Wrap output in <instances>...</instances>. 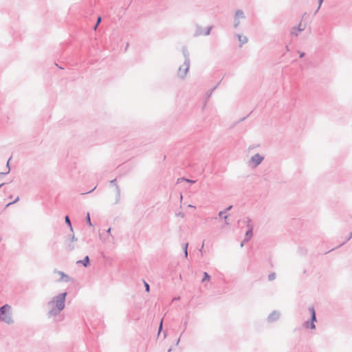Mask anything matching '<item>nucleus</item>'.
Segmentation results:
<instances>
[{
  "label": "nucleus",
  "mask_w": 352,
  "mask_h": 352,
  "mask_svg": "<svg viewBox=\"0 0 352 352\" xmlns=\"http://www.w3.org/2000/svg\"><path fill=\"white\" fill-rule=\"evenodd\" d=\"M66 296L67 292H63L54 296L47 302V306L50 307L47 313L48 318L58 316L65 309Z\"/></svg>",
  "instance_id": "obj_1"
},
{
  "label": "nucleus",
  "mask_w": 352,
  "mask_h": 352,
  "mask_svg": "<svg viewBox=\"0 0 352 352\" xmlns=\"http://www.w3.org/2000/svg\"><path fill=\"white\" fill-rule=\"evenodd\" d=\"M0 320L10 324L14 322L11 314V307L6 304L0 307Z\"/></svg>",
  "instance_id": "obj_2"
},
{
  "label": "nucleus",
  "mask_w": 352,
  "mask_h": 352,
  "mask_svg": "<svg viewBox=\"0 0 352 352\" xmlns=\"http://www.w3.org/2000/svg\"><path fill=\"white\" fill-rule=\"evenodd\" d=\"M309 311L310 312V314H311V319H310V321L307 320V321H305L303 324V326L305 328H309L311 329H316V325H315V322L317 321V319H316V311H315V309H314V307H309Z\"/></svg>",
  "instance_id": "obj_3"
},
{
  "label": "nucleus",
  "mask_w": 352,
  "mask_h": 352,
  "mask_svg": "<svg viewBox=\"0 0 352 352\" xmlns=\"http://www.w3.org/2000/svg\"><path fill=\"white\" fill-rule=\"evenodd\" d=\"M190 63H186V62L184 61V63L179 66L177 70V76L180 79H184L187 75V73L190 68Z\"/></svg>",
  "instance_id": "obj_4"
},
{
  "label": "nucleus",
  "mask_w": 352,
  "mask_h": 352,
  "mask_svg": "<svg viewBox=\"0 0 352 352\" xmlns=\"http://www.w3.org/2000/svg\"><path fill=\"white\" fill-rule=\"evenodd\" d=\"M245 14L243 10H237L234 14V28H237L240 24V20L245 19Z\"/></svg>",
  "instance_id": "obj_5"
},
{
  "label": "nucleus",
  "mask_w": 352,
  "mask_h": 352,
  "mask_svg": "<svg viewBox=\"0 0 352 352\" xmlns=\"http://www.w3.org/2000/svg\"><path fill=\"white\" fill-rule=\"evenodd\" d=\"M250 221H251V219L249 217H247L246 223H247V227L248 228V230L245 232L244 241H250L253 236V226L250 223Z\"/></svg>",
  "instance_id": "obj_6"
},
{
  "label": "nucleus",
  "mask_w": 352,
  "mask_h": 352,
  "mask_svg": "<svg viewBox=\"0 0 352 352\" xmlns=\"http://www.w3.org/2000/svg\"><path fill=\"white\" fill-rule=\"evenodd\" d=\"M110 185L115 187L116 196V200H115L114 204H116L120 201L121 190H120L119 186L117 184L116 179H112L111 181H110Z\"/></svg>",
  "instance_id": "obj_7"
},
{
  "label": "nucleus",
  "mask_w": 352,
  "mask_h": 352,
  "mask_svg": "<svg viewBox=\"0 0 352 352\" xmlns=\"http://www.w3.org/2000/svg\"><path fill=\"white\" fill-rule=\"evenodd\" d=\"M264 160V157L260 154L257 153L251 157L250 164L254 167L258 166Z\"/></svg>",
  "instance_id": "obj_8"
},
{
  "label": "nucleus",
  "mask_w": 352,
  "mask_h": 352,
  "mask_svg": "<svg viewBox=\"0 0 352 352\" xmlns=\"http://www.w3.org/2000/svg\"><path fill=\"white\" fill-rule=\"evenodd\" d=\"M280 313L278 311H272L267 317V320L268 322H274L279 319Z\"/></svg>",
  "instance_id": "obj_9"
},
{
  "label": "nucleus",
  "mask_w": 352,
  "mask_h": 352,
  "mask_svg": "<svg viewBox=\"0 0 352 352\" xmlns=\"http://www.w3.org/2000/svg\"><path fill=\"white\" fill-rule=\"evenodd\" d=\"M305 30V27L302 26V23H300L298 27H293L291 30L290 34L292 36H297L298 32H300Z\"/></svg>",
  "instance_id": "obj_10"
},
{
  "label": "nucleus",
  "mask_w": 352,
  "mask_h": 352,
  "mask_svg": "<svg viewBox=\"0 0 352 352\" xmlns=\"http://www.w3.org/2000/svg\"><path fill=\"white\" fill-rule=\"evenodd\" d=\"M99 236H100V239L103 243H113V241H114L113 236H104L103 234H100Z\"/></svg>",
  "instance_id": "obj_11"
},
{
  "label": "nucleus",
  "mask_w": 352,
  "mask_h": 352,
  "mask_svg": "<svg viewBox=\"0 0 352 352\" xmlns=\"http://www.w3.org/2000/svg\"><path fill=\"white\" fill-rule=\"evenodd\" d=\"M65 250L67 252H72L75 249V245L74 244V242L70 241L68 239H67L65 241Z\"/></svg>",
  "instance_id": "obj_12"
},
{
  "label": "nucleus",
  "mask_w": 352,
  "mask_h": 352,
  "mask_svg": "<svg viewBox=\"0 0 352 352\" xmlns=\"http://www.w3.org/2000/svg\"><path fill=\"white\" fill-rule=\"evenodd\" d=\"M182 51L184 57V62H186V63H190V54L188 49L186 47H183Z\"/></svg>",
  "instance_id": "obj_13"
},
{
  "label": "nucleus",
  "mask_w": 352,
  "mask_h": 352,
  "mask_svg": "<svg viewBox=\"0 0 352 352\" xmlns=\"http://www.w3.org/2000/svg\"><path fill=\"white\" fill-rule=\"evenodd\" d=\"M77 264L78 263H82L84 267H88L89 265H90V260H89V257L88 256H86L83 260H79L77 261L76 263Z\"/></svg>",
  "instance_id": "obj_14"
},
{
  "label": "nucleus",
  "mask_w": 352,
  "mask_h": 352,
  "mask_svg": "<svg viewBox=\"0 0 352 352\" xmlns=\"http://www.w3.org/2000/svg\"><path fill=\"white\" fill-rule=\"evenodd\" d=\"M239 39V41L240 42V47H242L243 44H245L248 41V38L245 36H242L241 34L236 35Z\"/></svg>",
  "instance_id": "obj_15"
},
{
  "label": "nucleus",
  "mask_w": 352,
  "mask_h": 352,
  "mask_svg": "<svg viewBox=\"0 0 352 352\" xmlns=\"http://www.w3.org/2000/svg\"><path fill=\"white\" fill-rule=\"evenodd\" d=\"M204 30L203 28L201 25H196V30L195 32L194 35L195 36H201V35H204Z\"/></svg>",
  "instance_id": "obj_16"
},
{
  "label": "nucleus",
  "mask_w": 352,
  "mask_h": 352,
  "mask_svg": "<svg viewBox=\"0 0 352 352\" xmlns=\"http://www.w3.org/2000/svg\"><path fill=\"white\" fill-rule=\"evenodd\" d=\"M219 82L216 85L214 86L212 89H211L210 90H209L206 94V100H208L210 97L211 96V95L212 94L213 91L217 89V87H218Z\"/></svg>",
  "instance_id": "obj_17"
},
{
  "label": "nucleus",
  "mask_w": 352,
  "mask_h": 352,
  "mask_svg": "<svg viewBox=\"0 0 352 352\" xmlns=\"http://www.w3.org/2000/svg\"><path fill=\"white\" fill-rule=\"evenodd\" d=\"M232 206H229L225 210L220 211L218 214L219 217H222L223 215L226 214L228 211H230L232 209Z\"/></svg>",
  "instance_id": "obj_18"
},
{
  "label": "nucleus",
  "mask_w": 352,
  "mask_h": 352,
  "mask_svg": "<svg viewBox=\"0 0 352 352\" xmlns=\"http://www.w3.org/2000/svg\"><path fill=\"white\" fill-rule=\"evenodd\" d=\"M65 223L68 225V226L69 227V229H70V231L71 232H73V228H72V223H71V221L69 219V217L67 215L65 216Z\"/></svg>",
  "instance_id": "obj_19"
},
{
  "label": "nucleus",
  "mask_w": 352,
  "mask_h": 352,
  "mask_svg": "<svg viewBox=\"0 0 352 352\" xmlns=\"http://www.w3.org/2000/svg\"><path fill=\"white\" fill-rule=\"evenodd\" d=\"M210 280V276L206 272H204V277L202 278L201 282L204 283V282H206V281H209Z\"/></svg>",
  "instance_id": "obj_20"
},
{
  "label": "nucleus",
  "mask_w": 352,
  "mask_h": 352,
  "mask_svg": "<svg viewBox=\"0 0 352 352\" xmlns=\"http://www.w3.org/2000/svg\"><path fill=\"white\" fill-rule=\"evenodd\" d=\"M59 274L61 275V278L63 280L67 282L69 280V276L64 274L63 272H59Z\"/></svg>",
  "instance_id": "obj_21"
},
{
  "label": "nucleus",
  "mask_w": 352,
  "mask_h": 352,
  "mask_svg": "<svg viewBox=\"0 0 352 352\" xmlns=\"http://www.w3.org/2000/svg\"><path fill=\"white\" fill-rule=\"evenodd\" d=\"M10 160V158L8 160V162L6 164V167L8 168V170L6 172H5V173H0V175H7V174H8L10 173V163H9Z\"/></svg>",
  "instance_id": "obj_22"
},
{
  "label": "nucleus",
  "mask_w": 352,
  "mask_h": 352,
  "mask_svg": "<svg viewBox=\"0 0 352 352\" xmlns=\"http://www.w3.org/2000/svg\"><path fill=\"white\" fill-rule=\"evenodd\" d=\"M188 243H185L184 245V246H183V250H184L185 257L188 256Z\"/></svg>",
  "instance_id": "obj_23"
},
{
  "label": "nucleus",
  "mask_w": 352,
  "mask_h": 352,
  "mask_svg": "<svg viewBox=\"0 0 352 352\" xmlns=\"http://www.w3.org/2000/svg\"><path fill=\"white\" fill-rule=\"evenodd\" d=\"M86 221H87V223L89 226H92V223H91V218H90V214H89V212H87V216H86Z\"/></svg>",
  "instance_id": "obj_24"
},
{
  "label": "nucleus",
  "mask_w": 352,
  "mask_h": 352,
  "mask_svg": "<svg viewBox=\"0 0 352 352\" xmlns=\"http://www.w3.org/2000/svg\"><path fill=\"white\" fill-rule=\"evenodd\" d=\"M212 26H209L206 28V30L204 32V35L205 36H208L210 34V31L212 30Z\"/></svg>",
  "instance_id": "obj_25"
},
{
  "label": "nucleus",
  "mask_w": 352,
  "mask_h": 352,
  "mask_svg": "<svg viewBox=\"0 0 352 352\" xmlns=\"http://www.w3.org/2000/svg\"><path fill=\"white\" fill-rule=\"evenodd\" d=\"M276 278V274L275 273H271L268 275V280L272 281L274 280Z\"/></svg>",
  "instance_id": "obj_26"
},
{
  "label": "nucleus",
  "mask_w": 352,
  "mask_h": 352,
  "mask_svg": "<svg viewBox=\"0 0 352 352\" xmlns=\"http://www.w3.org/2000/svg\"><path fill=\"white\" fill-rule=\"evenodd\" d=\"M221 218H222V219L225 220V224L226 225H227V226L230 225V223L228 221V214H223Z\"/></svg>",
  "instance_id": "obj_27"
},
{
  "label": "nucleus",
  "mask_w": 352,
  "mask_h": 352,
  "mask_svg": "<svg viewBox=\"0 0 352 352\" xmlns=\"http://www.w3.org/2000/svg\"><path fill=\"white\" fill-rule=\"evenodd\" d=\"M67 239L74 243L75 241H77V240H78V239L74 234L72 236H69Z\"/></svg>",
  "instance_id": "obj_28"
},
{
  "label": "nucleus",
  "mask_w": 352,
  "mask_h": 352,
  "mask_svg": "<svg viewBox=\"0 0 352 352\" xmlns=\"http://www.w3.org/2000/svg\"><path fill=\"white\" fill-rule=\"evenodd\" d=\"M352 238V232L350 233L349 235H348V237L346 238V241H344L342 244H340L338 247H340L341 245H344L346 241L350 240Z\"/></svg>",
  "instance_id": "obj_29"
},
{
  "label": "nucleus",
  "mask_w": 352,
  "mask_h": 352,
  "mask_svg": "<svg viewBox=\"0 0 352 352\" xmlns=\"http://www.w3.org/2000/svg\"><path fill=\"white\" fill-rule=\"evenodd\" d=\"M144 284L146 292H149V291H150V286H149V285L146 282H145V281H144Z\"/></svg>",
  "instance_id": "obj_30"
},
{
  "label": "nucleus",
  "mask_w": 352,
  "mask_h": 352,
  "mask_svg": "<svg viewBox=\"0 0 352 352\" xmlns=\"http://www.w3.org/2000/svg\"><path fill=\"white\" fill-rule=\"evenodd\" d=\"M19 200V197H17L15 199V200H14L12 202H10V203H8V204L6 205V207H8V206H10V205H12V204H14V203L17 202Z\"/></svg>",
  "instance_id": "obj_31"
},
{
  "label": "nucleus",
  "mask_w": 352,
  "mask_h": 352,
  "mask_svg": "<svg viewBox=\"0 0 352 352\" xmlns=\"http://www.w3.org/2000/svg\"><path fill=\"white\" fill-rule=\"evenodd\" d=\"M323 1H324V0H318V4H319V6H318V9H317V10H316V12H315V14H316V13L318 12V10L320 9V6H321V5H322V3Z\"/></svg>",
  "instance_id": "obj_32"
},
{
  "label": "nucleus",
  "mask_w": 352,
  "mask_h": 352,
  "mask_svg": "<svg viewBox=\"0 0 352 352\" xmlns=\"http://www.w3.org/2000/svg\"><path fill=\"white\" fill-rule=\"evenodd\" d=\"M180 179L186 180V182H189V183H191V184H193V183H195V181L190 180V179H184V178L179 179H178V182H179Z\"/></svg>",
  "instance_id": "obj_33"
},
{
  "label": "nucleus",
  "mask_w": 352,
  "mask_h": 352,
  "mask_svg": "<svg viewBox=\"0 0 352 352\" xmlns=\"http://www.w3.org/2000/svg\"><path fill=\"white\" fill-rule=\"evenodd\" d=\"M162 322H163V319L161 320V322H160V324L158 333H160V331H162Z\"/></svg>",
  "instance_id": "obj_34"
},
{
  "label": "nucleus",
  "mask_w": 352,
  "mask_h": 352,
  "mask_svg": "<svg viewBox=\"0 0 352 352\" xmlns=\"http://www.w3.org/2000/svg\"><path fill=\"white\" fill-rule=\"evenodd\" d=\"M111 228H108V229H107V236H112V235L111 234Z\"/></svg>",
  "instance_id": "obj_35"
},
{
  "label": "nucleus",
  "mask_w": 352,
  "mask_h": 352,
  "mask_svg": "<svg viewBox=\"0 0 352 352\" xmlns=\"http://www.w3.org/2000/svg\"><path fill=\"white\" fill-rule=\"evenodd\" d=\"M101 20H102L101 17H100V16H98V19H97V22H96V23H97L98 24H100V23L101 22Z\"/></svg>",
  "instance_id": "obj_36"
},
{
  "label": "nucleus",
  "mask_w": 352,
  "mask_h": 352,
  "mask_svg": "<svg viewBox=\"0 0 352 352\" xmlns=\"http://www.w3.org/2000/svg\"><path fill=\"white\" fill-rule=\"evenodd\" d=\"M305 52H300V58H302V57H304V56H305Z\"/></svg>",
  "instance_id": "obj_37"
},
{
  "label": "nucleus",
  "mask_w": 352,
  "mask_h": 352,
  "mask_svg": "<svg viewBox=\"0 0 352 352\" xmlns=\"http://www.w3.org/2000/svg\"><path fill=\"white\" fill-rule=\"evenodd\" d=\"M207 101L208 100H206V101L204 102V104H203V107H202L203 109H205V107H206Z\"/></svg>",
  "instance_id": "obj_38"
},
{
  "label": "nucleus",
  "mask_w": 352,
  "mask_h": 352,
  "mask_svg": "<svg viewBox=\"0 0 352 352\" xmlns=\"http://www.w3.org/2000/svg\"><path fill=\"white\" fill-rule=\"evenodd\" d=\"M187 324H188V322H187V321H185V322H184V328H185V329L186 328Z\"/></svg>",
  "instance_id": "obj_39"
},
{
  "label": "nucleus",
  "mask_w": 352,
  "mask_h": 352,
  "mask_svg": "<svg viewBox=\"0 0 352 352\" xmlns=\"http://www.w3.org/2000/svg\"><path fill=\"white\" fill-rule=\"evenodd\" d=\"M99 24H98L97 23H96L95 26H94V30H96L98 28Z\"/></svg>",
  "instance_id": "obj_40"
},
{
  "label": "nucleus",
  "mask_w": 352,
  "mask_h": 352,
  "mask_svg": "<svg viewBox=\"0 0 352 352\" xmlns=\"http://www.w3.org/2000/svg\"><path fill=\"white\" fill-rule=\"evenodd\" d=\"M244 242H245L244 241L241 242V247H243V246Z\"/></svg>",
  "instance_id": "obj_41"
},
{
  "label": "nucleus",
  "mask_w": 352,
  "mask_h": 352,
  "mask_svg": "<svg viewBox=\"0 0 352 352\" xmlns=\"http://www.w3.org/2000/svg\"><path fill=\"white\" fill-rule=\"evenodd\" d=\"M5 184V183H2L0 184V188Z\"/></svg>",
  "instance_id": "obj_42"
},
{
  "label": "nucleus",
  "mask_w": 352,
  "mask_h": 352,
  "mask_svg": "<svg viewBox=\"0 0 352 352\" xmlns=\"http://www.w3.org/2000/svg\"><path fill=\"white\" fill-rule=\"evenodd\" d=\"M96 187L94 188H93L91 190H90L89 192H92L94 190H96Z\"/></svg>",
  "instance_id": "obj_43"
},
{
  "label": "nucleus",
  "mask_w": 352,
  "mask_h": 352,
  "mask_svg": "<svg viewBox=\"0 0 352 352\" xmlns=\"http://www.w3.org/2000/svg\"><path fill=\"white\" fill-rule=\"evenodd\" d=\"M179 340H180V339L179 338V339L177 340V341L176 344H178V343H179Z\"/></svg>",
  "instance_id": "obj_44"
},
{
  "label": "nucleus",
  "mask_w": 352,
  "mask_h": 352,
  "mask_svg": "<svg viewBox=\"0 0 352 352\" xmlns=\"http://www.w3.org/2000/svg\"><path fill=\"white\" fill-rule=\"evenodd\" d=\"M204 248V244L201 245V248ZM202 249H200V251H201Z\"/></svg>",
  "instance_id": "obj_45"
}]
</instances>
